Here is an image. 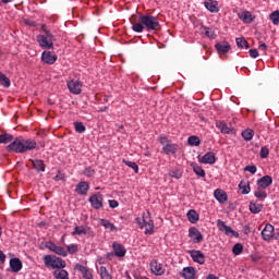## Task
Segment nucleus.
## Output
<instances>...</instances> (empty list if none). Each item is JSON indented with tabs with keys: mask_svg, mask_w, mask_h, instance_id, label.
Here are the masks:
<instances>
[{
	"mask_svg": "<svg viewBox=\"0 0 279 279\" xmlns=\"http://www.w3.org/2000/svg\"><path fill=\"white\" fill-rule=\"evenodd\" d=\"M130 23L133 32H136L137 34H143L145 29H147V32H158L160 29L158 17L151 14H133L130 17Z\"/></svg>",
	"mask_w": 279,
	"mask_h": 279,
	"instance_id": "nucleus-1",
	"label": "nucleus"
},
{
	"mask_svg": "<svg viewBox=\"0 0 279 279\" xmlns=\"http://www.w3.org/2000/svg\"><path fill=\"white\" fill-rule=\"evenodd\" d=\"M32 149H36V141L34 140L16 138L7 146V151H15V154H25V151H32Z\"/></svg>",
	"mask_w": 279,
	"mask_h": 279,
	"instance_id": "nucleus-2",
	"label": "nucleus"
},
{
	"mask_svg": "<svg viewBox=\"0 0 279 279\" xmlns=\"http://www.w3.org/2000/svg\"><path fill=\"white\" fill-rule=\"evenodd\" d=\"M138 226L145 229V234H154V220L151 219V214L146 211L143 214L142 218L136 219Z\"/></svg>",
	"mask_w": 279,
	"mask_h": 279,
	"instance_id": "nucleus-3",
	"label": "nucleus"
},
{
	"mask_svg": "<svg viewBox=\"0 0 279 279\" xmlns=\"http://www.w3.org/2000/svg\"><path fill=\"white\" fill-rule=\"evenodd\" d=\"M44 263L46 267H51V269H64L66 267V262L52 255H45Z\"/></svg>",
	"mask_w": 279,
	"mask_h": 279,
	"instance_id": "nucleus-4",
	"label": "nucleus"
},
{
	"mask_svg": "<svg viewBox=\"0 0 279 279\" xmlns=\"http://www.w3.org/2000/svg\"><path fill=\"white\" fill-rule=\"evenodd\" d=\"M217 228L220 230V232H225L227 236H239V232L234 231L232 228H230L223 220L218 219L217 220Z\"/></svg>",
	"mask_w": 279,
	"mask_h": 279,
	"instance_id": "nucleus-5",
	"label": "nucleus"
},
{
	"mask_svg": "<svg viewBox=\"0 0 279 279\" xmlns=\"http://www.w3.org/2000/svg\"><path fill=\"white\" fill-rule=\"evenodd\" d=\"M89 203L95 210L104 208V196L100 193L94 194L89 197Z\"/></svg>",
	"mask_w": 279,
	"mask_h": 279,
	"instance_id": "nucleus-6",
	"label": "nucleus"
},
{
	"mask_svg": "<svg viewBox=\"0 0 279 279\" xmlns=\"http://www.w3.org/2000/svg\"><path fill=\"white\" fill-rule=\"evenodd\" d=\"M37 43L41 49H53V39H49L45 35H38Z\"/></svg>",
	"mask_w": 279,
	"mask_h": 279,
	"instance_id": "nucleus-7",
	"label": "nucleus"
},
{
	"mask_svg": "<svg viewBox=\"0 0 279 279\" xmlns=\"http://www.w3.org/2000/svg\"><path fill=\"white\" fill-rule=\"evenodd\" d=\"M47 250H50V252H53L58 256H68V252L64 247L58 246L56 243L47 242L46 243Z\"/></svg>",
	"mask_w": 279,
	"mask_h": 279,
	"instance_id": "nucleus-8",
	"label": "nucleus"
},
{
	"mask_svg": "<svg viewBox=\"0 0 279 279\" xmlns=\"http://www.w3.org/2000/svg\"><path fill=\"white\" fill-rule=\"evenodd\" d=\"M68 88L73 95H80L82 93V83L80 81L72 80L68 82Z\"/></svg>",
	"mask_w": 279,
	"mask_h": 279,
	"instance_id": "nucleus-9",
	"label": "nucleus"
},
{
	"mask_svg": "<svg viewBox=\"0 0 279 279\" xmlns=\"http://www.w3.org/2000/svg\"><path fill=\"white\" fill-rule=\"evenodd\" d=\"M189 236L193 239L194 243H202L204 241V235H202V232L195 227L190 228Z\"/></svg>",
	"mask_w": 279,
	"mask_h": 279,
	"instance_id": "nucleus-10",
	"label": "nucleus"
},
{
	"mask_svg": "<svg viewBox=\"0 0 279 279\" xmlns=\"http://www.w3.org/2000/svg\"><path fill=\"white\" fill-rule=\"evenodd\" d=\"M189 254H191L194 263H198V265H204V263H206L204 253H202L201 251H189Z\"/></svg>",
	"mask_w": 279,
	"mask_h": 279,
	"instance_id": "nucleus-11",
	"label": "nucleus"
},
{
	"mask_svg": "<svg viewBox=\"0 0 279 279\" xmlns=\"http://www.w3.org/2000/svg\"><path fill=\"white\" fill-rule=\"evenodd\" d=\"M262 238L264 241H271L274 239V226L267 223L262 231Z\"/></svg>",
	"mask_w": 279,
	"mask_h": 279,
	"instance_id": "nucleus-12",
	"label": "nucleus"
},
{
	"mask_svg": "<svg viewBox=\"0 0 279 279\" xmlns=\"http://www.w3.org/2000/svg\"><path fill=\"white\" fill-rule=\"evenodd\" d=\"M10 267L13 274H19L23 269V262L19 257L10 259Z\"/></svg>",
	"mask_w": 279,
	"mask_h": 279,
	"instance_id": "nucleus-13",
	"label": "nucleus"
},
{
	"mask_svg": "<svg viewBox=\"0 0 279 279\" xmlns=\"http://www.w3.org/2000/svg\"><path fill=\"white\" fill-rule=\"evenodd\" d=\"M205 8L206 10H208L209 12L217 14V12H219V2H217V0H205Z\"/></svg>",
	"mask_w": 279,
	"mask_h": 279,
	"instance_id": "nucleus-14",
	"label": "nucleus"
},
{
	"mask_svg": "<svg viewBox=\"0 0 279 279\" xmlns=\"http://www.w3.org/2000/svg\"><path fill=\"white\" fill-rule=\"evenodd\" d=\"M150 271L155 274V276H162L165 274V268H162V264H158L157 260L150 262Z\"/></svg>",
	"mask_w": 279,
	"mask_h": 279,
	"instance_id": "nucleus-15",
	"label": "nucleus"
},
{
	"mask_svg": "<svg viewBox=\"0 0 279 279\" xmlns=\"http://www.w3.org/2000/svg\"><path fill=\"white\" fill-rule=\"evenodd\" d=\"M257 184L260 189H268L274 184V179L270 175H264L257 181Z\"/></svg>",
	"mask_w": 279,
	"mask_h": 279,
	"instance_id": "nucleus-16",
	"label": "nucleus"
},
{
	"mask_svg": "<svg viewBox=\"0 0 279 279\" xmlns=\"http://www.w3.org/2000/svg\"><path fill=\"white\" fill-rule=\"evenodd\" d=\"M41 60L46 62V64H53L56 60H58V56L52 54L51 51H44L41 54Z\"/></svg>",
	"mask_w": 279,
	"mask_h": 279,
	"instance_id": "nucleus-17",
	"label": "nucleus"
},
{
	"mask_svg": "<svg viewBox=\"0 0 279 279\" xmlns=\"http://www.w3.org/2000/svg\"><path fill=\"white\" fill-rule=\"evenodd\" d=\"M240 21H243V23H254V15H252V12L250 11H242L238 14Z\"/></svg>",
	"mask_w": 279,
	"mask_h": 279,
	"instance_id": "nucleus-18",
	"label": "nucleus"
},
{
	"mask_svg": "<svg viewBox=\"0 0 279 279\" xmlns=\"http://www.w3.org/2000/svg\"><path fill=\"white\" fill-rule=\"evenodd\" d=\"M216 161H217V159L215 158V154L214 153H206L199 159V162H202L203 165H215Z\"/></svg>",
	"mask_w": 279,
	"mask_h": 279,
	"instance_id": "nucleus-19",
	"label": "nucleus"
},
{
	"mask_svg": "<svg viewBox=\"0 0 279 279\" xmlns=\"http://www.w3.org/2000/svg\"><path fill=\"white\" fill-rule=\"evenodd\" d=\"M89 189L88 182L82 181L76 185V193H78V195H87Z\"/></svg>",
	"mask_w": 279,
	"mask_h": 279,
	"instance_id": "nucleus-20",
	"label": "nucleus"
},
{
	"mask_svg": "<svg viewBox=\"0 0 279 279\" xmlns=\"http://www.w3.org/2000/svg\"><path fill=\"white\" fill-rule=\"evenodd\" d=\"M214 196L216 197L217 202H219L220 204H226V202H228V194H226V192H223V190H216L214 192Z\"/></svg>",
	"mask_w": 279,
	"mask_h": 279,
	"instance_id": "nucleus-21",
	"label": "nucleus"
},
{
	"mask_svg": "<svg viewBox=\"0 0 279 279\" xmlns=\"http://www.w3.org/2000/svg\"><path fill=\"white\" fill-rule=\"evenodd\" d=\"M216 49L218 53H228V51L231 49V46L228 41H220L216 44Z\"/></svg>",
	"mask_w": 279,
	"mask_h": 279,
	"instance_id": "nucleus-22",
	"label": "nucleus"
},
{
	"mask_svg": "<svg viewBox=\"0 0 279 279\" xmlns=\"http://www.w3.org/2000/svg\"><path fill=\"white\" fill-rule=\"evenodd\" d=\"M75 269H77L78 271H81L83 278L85 279H93V274L90 272V270L80 264H76Z\"/></svg>",
	"mask_w": 279,
	"mask_h": 279,
	"instance_id": "nucleus-23",
	"label": "nucleus"
},
{
	"mask_svg": "<svg viewBox=\"0 0 279 279\" xmlns=\"http://www.w3.org/2000/svg\"><path fill=\"white\" fill-rule=\"evenodd\" d=\"M33 168L37 171V173H43L45 171V162L40 159H31Z\"/></svg>",
	"mask_w": 279,
	"mask_h": 279,
	"instance_id": "nucleus-24",
	"label": "nucleus"
},
{
	"mask_svg": "<svg viewBox=\"0 0 279 279\" xmlns=\"http://www.w3.org/2000/svg\"><path fill=\"white\" fill-rule=\"evenodd\" d=\"M182 276L185 279H195V268L193 267L183 268Z\"/></svg>",
	"mask_w": 279,
	"mask_h": 279,
	"instance_id": "nucleus-25",
	"label": "nucleus"
},
{
	"mask_svg": "<svg viewBox=\"0 0 279 279\" xmlns=\"http://www.w3.org/2000/svg\"><path fill=\"white\" fill-rule=\"evenodd\" d=\"M113 252H114L116 256H118L120 258L125 256V247H123V245H121V244L113 243Z\"/></svg>",
	"mask_w": 279,
	"mask_h": 279,
	"instance_id": "nucleus-26",
	"label": "nucleus"
},
{
	"mask_svg": "<svg viewBox=\"0 0 279 279\" xmlns=\"http://www.w3.org/2000/svg\"><path fill=\"white\" fill-rule=\"evenodd\" d=\"M216 128H218V130H220L222 134H230V132H232V129H230V126H228L226 122H221V121L216 122Z\"/></svg>",
	"mask_w": 279,
	"mask_h": 279,
	"instance_id": "nucleus-27",
	"label": "nucleus"
},
{
	"mask_svg": "<svg viewBox=\"0 0 279 279\" xmlns=\"http://www.w3.org/2000/svg\"><path fill=\"white\" fill-rule=\"evenodd\" d=\"M187 219L191 223H197L199 221V214L195 209L187 211Z\"/></svg>",
	"mask_w": 279,
	"mask_h": 279,
	"instance_id": "nucleus-28",
	"label": "nucleus"
},
{
	"mask_svg": "<svg viewBox=\"0 0 279 279\" xmlns=\"http://www.w3.org/2000/svg\"><path fill=\"white\" fill-rule=\"evenodd\" d=\"M82 234H88V229L84 226L75 227L72 236H82Z\"/></svg>",
	"mask_w": 279,
	"mask_h": 279,
	"instance_id": "nucleus-29",
	"label": "nucleus"
},
{
	"mask_svg": "<svg viewBox=\"0 0 279 279\" xmlns=\"http://www.w3.org/2000/svg\"><path fill=\"white\" fill-rule=\"evenodd\" d=\"M100 226L106 228V230H110V232H117L114 225L107 219H100Z\"/></svg>",
	"mask_w": 279,
	"mask_h": 279,
	"instance_id": "nucleus-30",
	"label": "nucleus"
},
{
	"mask_svg": "<svg viewBox=\"0 0 279 279\" xmlns=\"http://www.w3.org/2000/svg\"><path fill=\"white\" fill-rule=\"evenodd\" d=\"M191 167L196 175H199V178H206V172L201 166H198L197 163H191Z\"/></svg>",
	"mask_w": 279,
	"mask_h": 279,
	"instance_id": "nucleus-31",
	"label": "nucleus"
},
{
	"mask_svg": "<svg viewBox=\"0 0 279 279\" xmlns=\"http://www.w3.org/2000/svg\"><path fill=\"white\" fill-rule=\"evenodd\" d=\"M53 275L56 279H69V272L64 269H57Z\"/></svg>",
	"mask_w": 279,
	"mask_h": 279,
	"instance_id": "nucleus-32",
	"label": "nucleus"
},
{
	"mask_svg": "<svg viewBox=\"0 0 279 279\" xmlns=\"http://www.w3.org/2000/svg\"><path fill=\"white\" fill-rule=\"evenodd\" d=\"M201 143H202V141L199 140V137L195 136V135L190 136L187 140V144L191 147H199Z\"/></svg>",
	"mask_w": 279,
	"mask_h": 279,
	"instance_id": "nucleus-33",
	"label": "nucleus"
},
{
	"mask_svg": "<svg viewBox=\"0 0 279 279\" xmlns=\"http://www.w3.org/2000/svg\"><path fill=\"white\" fill-rule=\"evenodd\" d=\"M12 141H14V135L5 133V134H1L0 135V144H8V143H12Z\"/></svg>",
	"mask_w": 279,
	"mask_h": 279,
	"instance_id": "nucleus-34",
	"label": "nucleus"
},
{
	"mask_svg": "<svg viewBox=\"0 0 279 279\" xmlns=\"http://www.w3.org/2000/svg\"><path fill=\"white\" fill-rule=\"evenodd\" d=\"M235 43L240 49H250V44H247V40L245 37H239L235 39Z\"/></svg>",
	"mask_w": 279,
	"mask_h": 279,
	"instance_id": "nucleus-35",
	"label": "nucleus"
},
{
	"mask_svg": "<svg viewBox=\"0 0 279 279\" xmlns=\"http://www.w3.org/2000/svg\"><path fill=\"white\" fill-rule=\"evenodd\" d=\"M178 150V147L175 146V144H166L163 146V151L165 154H167V156H169V154H175V151Z\"/></svg>",
	"mask_w": 279,
	"mask_h": 279,
	"instance_id": "nucleus-36",
	"label": "nucleus"
},
{
	"mask_svg": "<svg viewBox=\"0 0 279 279\" xmlns=\"http://www.w3.org/2000/svg\"><path fill=\"white\" fill-rule=\"evenodd\" d=\"M250 210H251V213H253V215H258V213H260L263 210V205L251 202Z\"/></svg>",
	"mask_w": 279,
	"mask_h": 279,
	"instance_id": "nucleus-37",
	"label": "nucleus"
},
{
	"mask_svg": "<svg viewBox=\"0 0 279 279\" xmlns=\"http://www.w3.org/2000/svg\"><path fill=\"white\" fill-rule=\"evenodd\" d=\"M0 84L4 86V88H10L11 86L10 78L7 77V75L3 74V72H0Z\"/></svg>",
	"mask_w": 279,
	"mask_h": 279,
	"instance_id": "nucleus-38",
	"label": "nucleus"
},
{
	"mask_svg": "<svg viewBox=\"0 0 279 279\" xmlns=\"http://www.w3.org/2000/svg\"><path fill=\"white\" fill-rule=\"evenodd\" d=\"M99 275L101 279H112V275L108 271V268L101 266L99 269Z\"/></svg>",
	"mask_w": 279,
	"mask_h": 279,
	"instance_id": "nucleus-39",
	"label": "nucleus"
},
{
	"mask_svg": "<svg viewBox=\"0 0 279 279\" xmlns=\"http://www.w3.org/2000/svg\"><path fill=\"white\" fill-rule=\"evenodd\" d=\"M242 136L244 141H252L254 138V130L252 129H246L242 132Z\"/></svg>",
	"mask_w": 279,
	"mask_h": 279,
	"instance_id": "nucleus-40",
	"label": "nucleus"
},
{
	"mask_svg": "<svg viewBox=\"0 0 279 279\" xmlns=\"http://www.w3.org/2000/svg\"><path fill=\"white\" fill-rule=\"evenodd\" d=\"M201 29L203 32H205V36L207 38H211L214 39L215 38V29L210 28V27H206V26H202Z\"/></svg>",
	"mask_w": 279,
	"mask_h": 279,
	"instance_id": "nucleus-41",
	"label": "nucleus"
},
{
	"mask_svg": "<svg viewBox=\"0 0 279 279\" xmlns=\"http://www.w3.org/2000/svg\"><path fill=\"white\" fill-rule=\"evenodd\" d=\"M122 162L126 165V167H130L131 169H133L135 173H138V165H136V162L130 161L128 159H123Z\"/></svg>",
	"mask_w": 279,
	"mask_h": 279,
	"instance_id": "nucleus-42",
	"label": "nucleus"
},
{
	"mask_svg": "<svg viewBox=\"0 0 279 279\" xmlns=\"http://www.w3.org/2000/svg\"><path fill=\"white\" fill-rule=\"evenodd\" d=\"M239 189L242 191V195H247L251 191L250 184H245L243 181L239 184Z\"/></svg>",
	"mask_w": 279,
	"mask_h": 279,
	"instance_id": "nucleus-43",
	"label": "nucleus"
},
{
	"mask_svg": "<svg viewBox=\"0 0 279 279\" xmlns=\"http://www.w3.org/2000/svg\"><path fill=\"white\" fill-rule=\"evenodd\" d=\"M74 128L78 134H84V132H86V126H84V123L82 122H75Z\"/></svg>",
	"mask_w": 279,
	"mask_h": 279,
	"instance_id": "nucleus-44",
	"label": "nucleus"
},
{
	"mask_svg": "<svg viewBox=\"0 0 279 279\" xmlns=\"http://www.w3.org/2000/svg\"><path fill=\"white\" fill-rule=\"evenodd\" d=\"M232 252L235 256H239V254H242L243 253V244L236 243L235 245H233Z\"/></svg>",
	"mask_w": 279,
	"mask_h": 279,
	"instance_id": "nucleus-45",
	"label": "nucleus"
},
{
	"mask_svg": "<svg viewBox=\"0 0 279 279\" xmlns=\"http://www.w3.org/2000/svg\"><path fill=\"white\" fill-rule=\"evenodd\" d=\"M270 21L272 25H279V11H275L270 14Z\"/></svg>",
	"mask_w": 279,
	"mask_h": 279,
	"instance_id": "nucleus-46",
	"label": "nucleus"
},
{
	"mask_svg": "<svg viewBox=\"0 0 279 279\" xmlns=\"http://www.w3.org/2000/svg\"><path fill=\"white\" fill-rule=\"evenodd\" d=\"M170 178H175L177 180H180L182 178V171L180 170H172L169 172Z\"/></svg>",
	"mask_w": 279,
	"mask_h": 279,
	"instance_id": "nucleus-47",
	"label": "nucleus"
},
{
	"mask_svg": "<svg viewBox=\"0 0 279 279\" xmlns=\"http://www.w3.org/2000/svg\"><path fill=\"white\" fill-rule=\"evenodd\" d=\"M269 157V148L267 146H263L260 149V158H268Z\"/></svg>",
	"mask_w": 279,
	"mask_h": 279,
	"instance_id": "nucleus-48",
	"label": "nucleus"
},
{
	"mask_svg": "<svg viewBox=\"0 0 279 279\" xmlns=\"http://www.w3.org/2000/svg\"><path fill=\"white\" fill-rule=\"evenodd\" d=\"M69 254H75L77 252V245L76 244H70L68 245V250H65Z\"/></svg>",
	"mask_w": 279,
	"mask_h": 279,
	"instance_id": "nucleus-49",
	"label": "nucleus"
},
{
	"mask_svg": "<svg viewBox=\"0 0 279 279\" xmlns=\"http://www.w3.org/2000/svg\"><path fill=\"white\" fill-rule=\"evenodd\" d=\"M83 173H84V175H86L87 178H93V175H95V169H93V168H86Z\"/></svg>",
	"mask_w": 279,
	"mask_h": 279,
	"instance_id": "nucleus-50",
	"label": "nucleus"
},
{
	"mask_svg": "<svg viewBox=\"0 0 279 279\" xmlns=\"http://www.w3.org/2000/svg\"><path fill=\"white\" fill-rule=\"evenodd\" d=\"M255 197H258L259 199H265V197H267V192L266 191H257V192H255Z\"/></svg>",
	"mask_w": 279,
	"mask_h": 279,
	"instance_id": "nucleus-51",
	"label": "nucleus"
},
{
	"mask_svg": "<svg viewBox=\"0 0 279 279\" xmlns=\"http://www.w3.org/2000/svg\"><path fill=\"white\" fill-rule=\"evenodd\" d=\"M244 171H248L250 173H252V175H254V173H256V166H246L244 168Z\"/></svg>",
	"mask_w": 279,
	"mask_h": 279,
	"instance_id": "nucleus-52",
	"label": "nucleus"
},
{
	"mask_svg": "<svg viewBox=\"0 0 279 279\" xmlns=\"http://www.w3.org/2000/svg\"><path fill=\"white\" fill-rule=\"evenodd\" d=\"M109 206L110 208H119V202H117L116 199H110Z\"/></svg>",
	"mask_w": 279,
	"mask_h": 279,
	"instance_id": "nucleus-53",
	"label": "nucleus"
},
{
	"mask_svg": "<svg viewBox=\"0 0 279 279\" xmlns=\"http://www.w3.org/2000/svg\"><path fill=\"white\" fill-rule=\"evenodd\" d=\"M46 38H49L51 40H56V36H53V34H51V31H46L45 32V35H44Z\"/></svg>",
	"mask_w": 279,
	"mask_h": 279,
	"instance_id": "nucleus-54",
	"label": "nucleus"
},
{
	"mask_svg": "<svg viewBox=\"0 0 279 279\" xmlns=\"http://www.w3.org/2000/svg\"><path fill=\"white\" fill-rule=\"evenodd\" d=\"M248 53H250L251 58H256L258 56V50L251 49V50H248Z\"/></svg>",
	"mask_w": 279,
	"mask_h": 279,
	"instance_id": "nucleus-55",
	"label": "nucleus"
},
{
	"mask_svg": "<svg viewBox=\"0 0 279 279\" xmlns=\"http://www.w3.org/2000/svg\"><path fill=\"white\" fill-rule=\"evenodd\" d=\"M65 175L64 174H62L61 172H59L56 177H54V180L57 181V182H59L60 180H65Z\"/></svg>",
	"mask_w": 279,
	"mask_h": 279,
	"instance_id": "nucleus-56",
	"label": "nucleus"
},
{
	"mask_svg": "<svg viewBox=\"0 0 279 279\" xmlns=\"http://www.w3.org/2000/svg\"><path fill=\"white\" fill-rule=\"evenodd\" d=\"M0 263H5V255L3 254V251L0 250Z\"/></svg>",
	"mask_w": 279,
	"mask_h": 279,
	"instance_id": "nucleus-57",
	"label": "nucleus"
},
{
	"mask_svg": "<svg viewBox=\"0 0 279 279\" xmlns=\"http://www.w3.org/2000/svg\"><path fill=\"white\" fill-rule=\"evenodd\" d=\"M160 143H161V145L165 146V145L169 144V141L167 140V137H161Z\"/></svg>",
	"mask_w": 279,
	"mask_h": 279,
	"instance_id": "nucleus-58",
	"label": "nucleus"
},
{
	"mask_svg": "<svg viewBox=\"0 0 279 279\" xmlns=\"http://www.w3.org/2000/svg\"><path fill=\"white\" fill-rule=\"evenodd\" d=\"M258 260H260V257L257 255H252V262L253 263H258Z\"/></svg>",
	"mask_w": 279,
	"mask_h": 279,
	"instance_id": "nucleus-59",
	"label": "nucleus"
},
{
	"mask_svg": "<svg viewBox=\"0 0 279 279\" xmlns=\"http://www.w3.org/2000/svg\"><path fill=\"white\" fill-rule=\"evenodd\" d=\"M259 49H262V51H266L267 50V44H265V43L259 44Z\"/></svg>",
	"mask_w": 279,
	"mask_h": 279,
	"instance_id": "nucleus-60",
	"label": "nucleus"
},
{
	"mask_svg": "<svg viewBox=\"0 0 279 279\" xmlns=\"http://www.w3.org/2000/svg\"><path fill=\"white\" fill-rule=\"evenodd\" d=\"M206 279H219V277L215 276L214 274H209Z\"/></svg>",
	"mask_w": 279,
	"mask_h": 279,
	"instance_id": "nucleus-61",
	"label": "nucleus"
},
{
	"mask_svg": "<svg viewBox=\"0 0 279 279\" xmlns=\"http://www.w3.org/2000/svg\"><path fill=\"white\" fill-rule=\"evenodd\" d=\"M48 31H49V28H47V25L43 24L41 25V32H44V34H45Z\"/></svg>",
	"mask_w": 279,
	"mask_h": 279,
	"instance_id": "nucleus-62",
	"label": "nucleus"
},
{
	"mask_svg": "<svg viewBox=\"0 0 279 279\" xmlns=\"http://www.w3.org/2000/svg\"><path fill=\"white\" fill-rule=\"evenodd\" d=\"M12 1L14 0H1V3H3L4 5H8V3H12Z\"/></svg>",
	"mask_w": 279,
	"mask_h": 279,
	"instance_id": "nucleus-63",
	"label": "nucleus"
},
{
	"mask_svg": "<svg viewBox=\"0 0 279 279\" xmlns=\"http://www.w3.org/2000/svg\"><path fill=\"white\" fill-rule=\"evenodd\" d=\"M114 256V254H112V253H109L108 255H107V257L109 258V260H112V257Z\"/></svg>",
	"mask_w": 279,
	"mask_h": 279,
	"instance_id": "nucleus-64",
	"label": "nucleus"
}]
</instances>
